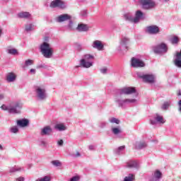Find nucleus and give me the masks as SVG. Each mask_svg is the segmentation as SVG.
I'll list each match as a JSON object with an SVG mask.
<instances>
[{
    "label": "nucleus",
    "instance_id": "obj_5",
    "mask_svg": "<svg viewBox=\"0 0 181 181\" xmlns=\"http://www.w3.org/2000/svg\"><path fill=\"white\" fill-rule=\"evenodd\" d=\"M115 103L120 108L125 107L127 105L126 99L122 98V95H119V91L116 92Z\"/></svg>",
    "mask_w": 181,
    "mask_h": 181
},
{
    "label": "nucleus",
    "instance_id": "obj_13",
    "mask_svg": "<svg viewBox=\"0 0 181 181\" xmlns=\"http://www.w3.org/2000/svg\"><path fill=\"white\" fill-rule=\"evenodd\" d=\"M153 52L156 54H160L168 52V46H156L153 48Z\"/></svg>",
    "mask_w": 181,
    "mask_h": 181
},
{
    "label": "nucleus",
    "instance_id": "obj_54",
    "mask_svg": "<svg viewBox=\"0 0 181 181\" xmlns=\"http://www.w3.org/2000/svg\"><path fill=\"white\" fill-rule=\"evenodd\" d=\"M16 181H25V177H19L16 179Z\"/></svg>",
    "mask_w": 181,
    "mask_h": 181
},
{
    "label": "nucleus",
    "instance_id": "obj_30",
    "mask_svg": "<svg viewBox=\"0 0 181 181\" xmlns=\"http://www.w3.org/2000/svg\"><path fill=\"white\" fill-rule=\"evenodd\" d=\"M135 180V175L129 174L128 176H126L123 181H134Z\"/></svg>",
    "mask_w": 181,
    "mask_h": 181
},
{
    "label": "nucleus",
    "instance_id": "obj_61",
    "mask_svg": "<svg viewBox=\"0 0 181 181\" xmlns=\"http://www.w3.org/2000/svg\"><path fill=\"white\" fill-rule=\"evenodd\" d=\"M77 49H78V50H80V47H78Z\"/></svg>",
    "mask_w": 181,
    "mask_h": 181
},
{
    "label": "nucleus",
    "instance_id": "obj_60",
    "mask_svg": "<svg viewBox=\"0 0 181 181\" xmlns=\"http://www.w3.org/2000/svg\"><path fill=\"white\" fill-rule=\"evenodd\" d=\"M2 33V30H0V36H1V33Z\"/></svg>",
    "mask_w": 181,
    "mask_h": 181
},
{
    "label": "nucleus",
    "instance_id": "obj_25",
    "mask_svg": "<svg viewBox=\"0 0 181 181\" xmlns=\"http://www.w3.org/2000/svg\"><path fill=\"white\" fill-rule=\"evenodd\" d=\"M142 16H144V13H142V11H137L136 12V16L134 18V23H138V22H139V19H141Z\"/></svg>",
    "mask_w": 181,
    "mask_h": 181
},
{
    "label": "nucleus",
    "instance_id": "obj_38",
    "mask_svg": "<svg viewBox=\"0 0 181 181\" xmlns=\"http://www.w3.org/2000/svg\"><path fill=\"white\" fill-rule=\"evenodd\" d=\"M93 46H104V43H103L100 40H95L93 42Z\"/></svg>",
    "mask_w": 181,
    "mask_h": 181
},
{
    "label": "nucleus",
    "instance_id": "obj_42",
    "mask_svg": "<svg viewBox=\"0 0 181 181\" xmlns=\"http://www.w3.org/2000/svg\"><path fill=\"white\" fill-rule=\"evenodd\" d=\"M49 41V37H45V42L41 45V46H49V43L47 42Z\"/></svg>",
    "mask_w": 181,
    "mask_h": 181
},
{
    "label": "nucleus",
    "instance_id": "obj_45",
    "mask_svg": "<svg viewBox=\"0 0 181 181\" xmlns=\"http://www.w3.org/2000/svg\"><path fill=\"white\" fill-rule=\"evenodd\" d=\"M1 110H3L4 111H8V112H9V105L6 106L5 105H3L1 106Z\"/></svg>",
    "mask_w": 181,
    "mask_h": 181
},
{
    "label": "nucleus",
    "instance_id": "obj_32",
    "mask_svg": "<svg viewBox=\"0 0 181 181\" xmlns=\"http://www.w3.org/2000/svg\"><path fill=\"white\" fill-rule=\"evenodd\" d=\"M6 52L8 54H12L13 56H15V54H18V49L14 48L8 49L6 50Z\"/></svg>",
    "mask_w": 181,
    "mask_h": 181
},
{
    "label": "nucleus",
    "instance_id": "obj_11",
    "mask_svg": "<svg viewBox=\"0 0 181 181\" xmlns=\"http://www.w3.org/2000/svg\"><path fill=\"white\" fill-rule=\"evenodd\" d=\"M53 134V129L50 126H45L41 129L40 135L41 136H50Z\"/></svg>",
    "mask_w": 181,
    "mask_h": 181
},
{
    "label": "nucleus",
    "instance_id": "obj_43",
    "mask_svg": "<svg viewBox=\"0 0 181 181\" xmlns=\"http://www.w3.org/2000/svg\"><path fill=\"white\" fill-rule=\"evenodd\" d=\"M100 73H102V74H107V71H108V69H107V67H103L100 69Z\"/></svg>",
    "mask_w": 181,
    "mask_h": 181
},
{
    "label": "nucleus",
    "instance_id": "obj_29",
    "mask_svg": "<svg viewBox=\"0 0 181 181\" xmlns=\"http://www.w3.org/2000/svg\"><path fill=\"white\" fill-rule=\"evenodd\" d=\"M22 170V168L18 167V166H14L10 168L9 173H15L16 172H21Z\"/></svg>",
    "mask_w": 181,
    "mask_h": 181
},
{
    "label": "nucleus",
    "instance_id": "obj_26",
    "mask_svg": "<svg viewBox=\"0 0 181 181\" xmlns=\"http://www.w3.org/2000/svg\"><path fill=\"white\" fill-rule=\"evenodd\" d=\"M54 129H57L58 131H66L67 127L64 124H57L54 126Z\"/></svg>",
    "mask_w": 181,
    "mask_h": 181
},
{
    "label": "nucleus",
    "instance_id": "obj_27",
    "mask_svg": "<svg viewBox=\"0 0 181 181\" xmlns=\"http://www.w3.org/2000/svg\"><path fill=\"white\" fill-rule=\"evenodd\" d=\"M81 60H86L88 62H93L94 60V56L91 54H85L83 56V58Z\"/></svg>",
    "mask_w": 181,
    "mask_h": 181
},
{
    "label": "nucleus",
    "instance_id": "obj_3",
    "mask_svg": "<svg viewBox=\"0 0 181 181\" xmlns=\"http://www.w3.org/2000/svg\"><path fill=\"white\" fill-rule=\"evenodd\" d=\"M40 49L45 59H50L53 56V49L49 46H40Z\"/></svg>",
    "mask_w": 181,
    "mask_h": 181
},
{
    "label": "nucleus",
    "instance_id": "obj_7",
    "mask_svg": "<svg viewBox=\"0 0 181 181\" xmlns=\"http://www.w3.org/2000/svg\"><path fill=\"white\" fill-rule=\"evenodd\" d=\"M163 175L159 170H156L153 172L151 176L148 177V181H160Z\"/></svg>",
    "mask_w": 181,
    "mask_h": 181
},
{
    "label": "nucleus",
    "instance_id": "obj_47",
    "mask_svg": "<svg viewBox=\"0 0 181 181\" xmlns=\"http://www.w3.org/2000/svg\"><path fill=\"white\" fill-rule=\"evenodd\" d=\"M80 180V177L76 175V176H74L72 177L69 181H78Z\"/></svg>",
    "mask_w": 181,
    "mask_h": 181
},
{
    "label": "nucleus",
    "instance_id": "obj_36",
    "mask_svg": "<svg viewBox=\"0 0 181 181\" xmlns=\"http://www.w3.org/2000/svg\"><path fill=\"white\" fill-rule=\"evenodd\" d=\"M109 122H111V124H119V119L115 118V117H112L109 119Z\"/></svg>",
    "mask_w": 181,
    "mask_h": 181
},
{
    "label": "nucleus",
    "instance_id": "obj_48",
    "mask_svg": "<svg viewBox=\"0 0 181 181\" xmlns=\"http://www.w3.org/2000/svg\"><path fill=\"white\" fill-rule=\"evenodd\" d=\"M95 49H97L99 52L104 50V46H93Z\"/></svg>",
    "mask_w": 181,
    "mask_h": 181
},
{
    "label": "nucleus",
    "instance_id": "obj_22",
    "mask_svg": "<svg viewBox=\"0 0 181 181\" xmlns=\"http://www.w3.org/2000/svg\"><path fill=\"white\" fill-rule=\"evenodd\" d=\"M88 29H90V28H88V25L83 23L78 24L76 27V30H78V32H87Z\"/></svg>",
    "mask_w": 181,
    "mask_h": 181
},
{
    "label": "nucleus",
    "instance_id": "obj_18",
    "mask_svg": "<svg viewBox=\"0 0 181 181\" xmlns=\"http://www.w3.org/2000/svg\"><path fill=\"white\" fill-rule=\"evenodd\" d=\"M29 125V119H21L17 120V127L20 128H25Z\"/></svg>",
    "mask_w": 181,
    "mask_h": 181
},
{
    "label": "nucleus",
    "instance_id": "obj_55",
    "mask_svg": "<svg viewBox=\"0 0 181 181\" xmlns=\"http://www.w3.org/2000/svg\"><path fill=\"white\" fill-rule=\"evenodd\" d=\"M89 150L90 151H94V149H95V147H94V146L93 145H90V146H89Z\"/></svg>",
    "mask_w": 181,
    "mask_h": 181
},
{
    "label": "nucleus",
    "instance_id": "obj_35",
    "mask_svg": "<svg viewBox=\"0 0 181 181\" xmlns=\"http://www.w3.org/2000/svg\"><path fill=\"white\" fill-rule=\"evenodd\" d=\"M10 131L12 134H18L19 132V129L16 126H13L10 129Z\"/></svg>",
    "mask_w": 181,
    "mask_h": 181
},
{
    "label": "nucleus",
    "instance_id": "obj_16",
    "mask_svg": "<svg viewBox=\"0 0 181 181\" xmlns=\"http://www.w3.org/2000/svg\"><path fill=\"white\" fill-rule=\"evenodd\" d=\"M146 32L151 35H156L159 32V27L156 25L148 26L146 28Z\"/></svg>",
    "mask_w": 181,
    "mask_h": 181
},
{
    "label": "nucleus",
    "instance_id": "obj_41",
    "mask_svg": "<svg viewBox=\"0 0 181 181\" xmlns=\"http://www.w3.org/2000/svg\"><path fill=\"white\" fill-rule=\"evenodd\" d=\"M52 165H54V166H61L62 165V163H60V161L55 160H52Z\"/></svg>",
    "mask_w": 181,
    "mask_h": 181
},
{
    "label": "nucleus",
    "instance_id": "obj_63",
    "mask_svg": "<svg viewBox=\"0 0 181 181\" xmlns=\"http://www.w3.org/2000/svg\"><path fill=\"white\" fill-rule=\"evenodd\" d=\"M165 1H169V0H165Z\"/></svg>",
    "mask_w": 181,
    "mask_h": 181
},
{
    "label": "nucleus",
    "instance_id": "obj_6",
    "mask_svg": "<svg viewBox=\"0 0 181 181\" xmlns=\"http://www.w3.org/2000/svg\"><path fill=\"white\" fill-rule=\"evenodd\" d=\"M137 76L139 78H142L143 81H145L146 83H155V76H153V75L144 74L141 72H138Z\"/></svg>",
    "mask_w": 181,
    "mask_h": 181
},
{
    "label": "nucleus",
    "instance_id": "obj_20",
    "mask_svg": "<svg viewBox=\"0 0 181 181\" xmlns=\"http://www.w3.org/2000/svg\"><path fill=\"white\" fill-rule=\"evenodd\" d=\"M6 80L8 83H13L16 80V75L13 72L7 74Z\"/></svg>",
    "mask_w": 181,
    "mask_h": 181
},
{
    "label": "nucleus",
    "instance_id": "obj_21",
    "mask_svg": "<svg viewBox=\"0 0 181 181\" xmlns=\"http://www.w3.org/2000/svg\"><path fill=\"white\" fill-rule=\"evenodd\" d=\"M148 144L145 141H136L134 144L135 149H144V148H146Z\"/></svg>",
    "mask_w": 181,
    "mask_h": 181
},
{
    "label": "nucleus",
    "instance_id": "obj_59",
    "mask_svg": "<svg viewBox=\"0 0 181 181\" xmlns=\"http://www.w3.org/2000/svg\"><path fill=\"white\" fill-rule=\"evenodd\" d=\"M160 46H166V44H165V43H161V44L160 45Z\"/></svg>",
    "mask_w": 181,
    "mask_h": 181
},
{
    "label": "nucleus",
    "instance_id": "obj_15",
    "mask_svg": "<svg viewBox=\"0 0 181 181\" xmlns=\"http://www.w3.org/2000/svg\"><path fill=\"white\" fill-rule=\"evenodd\" d=\"M71 16L69 14H62L57 18V22L62 23V22H66V21H70Z\"/></svg>",
    "mask_w": 181,
    "mask_h": 181
},
{
    "label": "nucleus",
    "instance_id": "obj_9",
    "mask_svg": "<svg viewBox=\"0 0 181 181\" xmlns=\"http://www.w3.org/2000/svg\"><path fill=\"white\" fill-rule=\"evenodd\" d=\"M50 8H60L61 9H64L66 5H64V1L62 0H54L49 4Z\"/></svg>",
    "mask_w": 181,
    "mask_h": 181
},
{
    "label": "nucleus",
    "instance_id": "obj_62",
    "mask_svg": "<svg viewBox=\"0 0 181 181\" xmlns=\"http://www.w3.org/2000/svg\"><path fill=\"white\" fill-rule=\"evenodd\" d=\"M178 95H180V93L178 94Z\"/></svg>",
    "mask_w": 181,
    "mask_h": 181
},
{
    "label": "nucleus",
    "instance_id": "obj_46",
    "mask_svg": "<svg viewBox=\"0 0 181 181\" xmlns=\"http://www.w3.org/2000/svg\"><path fill=\"white\" fill-rule=\"evenodd\" d=\"M72 158H80L81 156V154L80 152L77 151L76 153L71 154Z\"/></svg>",
    "mask_w": 181,
    "mask_h": 181
},
{
    "label": "nucleus",
    "instance_id": "obj_1",
    "mask_svg": "<svg viewBox=\"0 0 181 181\" xmlns=\"http://www.w3.org/2000/svg\"><path fill=\"white\" fill-rule=\"evenodd\" d=\"M34 91L38 101H45L47 99V92L44 86H36L34 87Z\"/></svg>",
    "mask_w": 181,
    "mask_h": 181
},
{
    "label": "nucleus",
    "instance_id": "obj_19",
    "mask_svg": "<svg viewBox=\"0 0 181 181\" xmlns=\"http://www.w3.org/2000/svg\"><path fill=\"white\" fill-rule=\"evenodd\" d=\"M126 168H129V169H138L139 164L135 160H130L126 163Z\"/></svg>",
    "mask_w": 181,
    "mask_h": 181
},
{
    "label": "nucleus",
    "instance_id": "obj_58",
    "mask_svg": "<svg viewBox=\"0 0 181 181\" xmlns=\"http://www.w3.org/2000/svg\"><path fill=\"white\" fill-rule=\"evenodd\" d=\"M0 151H4V147L0 144Z\"/></svg>",
    "mask_w": 181,
    "mask_h": 181
},
{
    "label": "nucleus",
    "instance_id": "obj_50",
    "mask_svg": "<svg viewBox=\"0 0 181 181\" xmlns=\"http://www.w3.org/2000/svg\"><path fill=\"white\" fill-rule=\"evenodd\" d=\"M175 66H176V67H178L179 69H181V61H175Z\"/></svg>",
    "mask_w": 181,
    "mask_h": 181
},
{
    "label": "nucleus",
    "instance_id": "obj_28",
    "mask_svg": "<svg viewBox=\"0 0 181 181\" xmlns=\"http://www.w3.org/2000/svg\"><path fill=\"white\" fill-rule=\"evenodd\" d=\"M125 149V146H121L118 148H116L114 152L116 155H121L122 153V151Z\"/></svg>",
    "mask_w": 181,
    "mask_h": 181
},
{
    "label": "nucleus",
    "instance_id": "obj_56",
    "mask_svg": "<svg viewBox=\"0 0 181 181\" xmlns=\"http://www.w3.org/2000/svg\"><path fill=\"white\" fill-rule=\"evenodd\" d=\"M30 72H31V73H33V74H35L36 73V69H31L30 70Z\"/></svg>",
    "mask_w": 181,
    "mask_h": 181
},
{
    "label": "nucleus",
    "instance_id": "obj_10",
    "mask_svg": "<svg viewBox=\"0 0 181 181\" xmlns=\"http://www.w3.org/2000/svg\"><path fill=\"white\" fill-rule=\"evenodd\" d=\"M165 121L163 119V117L159 115V114H156L153 119L150 120L151 125H156V124H165Z\"/></svg>",
    "mask_w": 181,
    "mask_h": 181
},
{
    "label": "nucleus",
    "instance_id": "obj_23",
    "mask_svg": "<svg viewBox=\"0 0 181 181\" xmlns=\"http://www.w3.org/2000/svg\"><path fill=\"white\" fill-rule=\"evenodd\" d=\"M129 49V47L127 46H118L116 49L117 53L122 54V53H127L128 50Z\"/></svg>",
    "mask_w": 181,
    "mask_h": 181
},
{
    "label": "nucleus",
    "instance_id": "obj_44",
    "mask_svg": "<svg viewBox=\"0 0 181 181\" xmlns=\"http://www.w3.org/2000/svg\"><path fill=\"white\" fill-rule=\"evenodd\" d=\"M47 66H46V64H40L36 66V69H47Z\"/></svg>",
    "mask_w": 181,
    "mask_h": 181
},
{
    "label": "nucleus",
    "instance_id": "obj_14",
    "mask_svg": "<svg viewBox=\"0 0 181 181\" xmlns=\"http://www.w3.org/2000/svg\"><path fill=\"white\" fill-rule=\"evenodd\" d=\"M111 132L112 134H113V135H115V136H116L117 138H122V136H120L121 134H122V129H121V127L117 126L116 127H112Z\"/></svg>",
    "mask_w": 181,
    "mask_h": 181
},
{
    "label": "nucleus",
    "instance_id": "obj_24",
    "mask_svg": "<svg viewBox=\"0 0 181 181\" xmlns=\"http://www.w3.org/2000/svg\"><path fill=\"white\" fill-rule=\"evenodd\" d=\"M170 105H172V100H169L165 101L161 105V110L163 111H167V110H169V107H170Z\"/></svg>",
    "mask_w": 181,
    "mask_h": 181
},
{
    "label": "nucleus",
    "instance_id": "obj_40",
    "mask_svg": "<svg viewBox=\"0 0 181 181\" xmlns=\"http://www.w3.org/2000/svg\"><path fill=\"white\" fill-rule=\"evenodd\" d=\"M124 18L126 21H129V22H134V18L128 14L124 15Z\"/></svg>",
    "mask_w": 181,
    "mask_h": 181
},
{
    "label": "nucleus",
    "instance_id": "obj_4",
    "mask_svg": "<svg viewBox=\"0 0 181 181\" xmlns=\"http://www.w3.org/2000/svg\"><path fill=\"white\" fill-rule=\"evenodd\" d=\"M119 95H131V94H135L136 89L134 87L129 86L119 89Z\"/></svg>",
    "mask_w": 181,
    "mask_h": 181
},
{
    "label": "nucleus",
    "instance_id": "obj_2",
    "mask_svg": "<svg viewBox=\"0 0 181 181\" xmlns=\"http://www.w3.org/2000/svg\"><path fill=\"white\" fill-rule=\"evenodd\" d=\"M23 105L21 102H13L9 105L8 113L9 114H21Z\"/></svg>",
    "mask_w": 181,
    "mask_h": 181
},
{
    "label": "nucleus",
    "instance_id": "obj_12",
    "mask_svg": "<svg viewBox=\"0 0 181 181\" xmlns=\"http://www.w3.org/2000/svg\"><path fill=\"white\" fill-rule=\"evenodd\" d=\"M132 67H145V62L135 57L132 58Z\"/></svg>",
    "mask_w": 181,
    "mask_h": 181
},
{
    "label": "nucleus",
    "instance_id": "obj_8",
    "mask_svg": "<svg viewBox=\"0 0 181 181\" xmlns=\"http://www.w3.org/2000/svg\"><path fill=\"white\" fill-rule=\"evenodd\" d=\"M140 4L144 9H152L156 5L153 0H141Z\"/></svg>",
    "mask_w": 181,
    "mask_h": 181
},
{
    "label": "nucleus",
    "instance_id": "obj_57",
    "mask_svg": "<svg viewBox=\"0 0 181 181\" xmlns=\"http://www.w3.org/2000/svg\"><path fill=\"white\" fill-rule=\"evenodd\" d=\"M4 98H5L4 94H0V100H4Z\"/></svg>",
    "mask_w": 181,
    "mask_h": 181
},
{
    "label": "nucleus",
    "instance_id": "obj_34",
    "mask_svg": "<svg viewBox=\"0 0 181 181\" xmlns=\"http://www.w3.org/2000/svg\"><path fill=\"white\" fill-rule=\"evenodd\" d=\"M32 64H33V60L32 59H28L25 62V64L24 66H23V68L25 67H28L29 66H32Z\"/></svg>",
    "mask_w": 181,
    "mask_h": 181
},
{
    "label": "nucleus",
    "instance_id": "obj_52",
    "mask_svg": "<svg viewBox=\"0 0 181 181\" xmlns=\"http://www.w3.org/2000/svg\"><path fill=\"white\" fill-rule=\"evenodd\" d=\"M63 144H64V142L62 139L58 141L57 142V144L59 145V146H63Z\"/></svg>",
    "mask_w": 181,
    "mask_h": 181
},
{
    "label": "nucleus",
    "instance_id": "obj_33",
    "mask_svg": "<svg viewBox=\"0 0 181 181\" xmlns=\"http://www.w3.org/2000/svg\"><path fill=\"white\" fill-rule=\"evenodd\" d=\"M138 100L136 99L126 98V104H137Z\"/></svg>",
    "mask_w": 181,
    "mask_h": 181
},
{
    "label": "nucleus",
    "instance_id": "obj_17",
    "mask_svg": "<svg viewBox=\"0 0 181 181\" xmlns=\"http://www.w3.org/2000/svg\"><path fill=\"white\" fill-rule=\"evenodd\" d=\"M93 61H86L84 59H81L80 61V66L83 67V69H90V67H93Z\"/></svg>",
    "mask_w": 181,
    "mask_h": 181
},
{
    "label": "nucleus",
    "instance_id": "obj_49",
    "mask_svg": "<svg viewBox=\"0 0 181 181\" xmlns=\"http://www.w3.org/2000/svg\"><path fill=\"white\" fill-rule=\"evenodd\" d=\"M99 127H100V128H105V127H107V122H101L100 123V124H99Z\"/></svg>",
    "mask_w": 181,
    "mask_h": 181
},
{
    "label": "nucleus",
    "instance_id": "obj_53",
    "mask_svg": "<svg viewBox=\"0 0 181 181\" xmlns=\"http://www.w3.org/2000/svg\"><path fill=\"white\" fill-rule=\"evenodd\" d=\"M40 146H46V141H40Z\"/></svg>",
    "mask_w": 181,
    "mask_h": 181
},
{
    "label": "nucleus",
    "instance_id": "obj_39",
    "mask_svg": "<svg viewBox=\"0 0 181 181\" xmlns=\"http://www.w3.org/2000/svg\"><path fill=\"white\" fill-rule=\"evenodd\" d=\"M25 30L27 32H30V30H33V25L28 24V25H25Z\"/></svg>",
    "mask_w": 181,
    "mask_h": 181
},
{
    "label": "nucleus",
    "instance_id": "obj_51",
    "mask_svg": "<svg viewBox=\"0 0 181 181\" xmlns=\"http://www.w3.org/2000/svg\"><path fill=\"white\" fill-rule=\"evenodd\" d=\"M127 42H128V38H123L122 40H121V45H125Z\"/></svg>",
    "mask_w": 181,
    "mask_h": 181
},
{
    "label": "nucleus",
    "instance_id": "obj_31",
    "mask_svg": "<svg viewBox=\"0 0 181 181\" xmlns=\"http://www.w3.org/2000/svg\"><path fill=\"white\" fill-rule=\"evenodd\" d=\"M19 18H29L30 16V13L29 12H21L18 13Z\"/></svg>",
    "mask_w": 181,
    "mask_h": 181
},
{
    "label": "nucleus",
    "instance_id": "obj_37",
    "mask_svg": "<svg viewBox=\"0 0 181 181\" xmlns=\"http://www.w3.org/2000/svg\"><path fill=\"white\" fill-rule=\"evenodd\" d=\"M171 42L173 43V45H177V43H179V37H173L171 39Z\"/></svg>",
    "mask_w": 181,
    "mask_h": 181
}]
</instances>
